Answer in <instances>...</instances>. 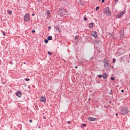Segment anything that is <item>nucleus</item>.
<instances>
[{
	"mask_svg": "<svg viewBox=\"0 0 130 130\" xmlns=\"http://www.w3.org/2000/svg\"><path fill=\"white\" fill-rule=\"evenodd\" d=\"M101 1L102 2H105L104 0H102Z\"/></svg>",
	"mask_w": 130,
	"mask_h": 130,
	"instance_id": "obj_33",
	"label": "nucleus"
},
{
	"mask_svg": "<svg viewBox=\"0 0 130 130\" xmlns=\"http://www.w3.org/2000/svg\"><path fill=\"white\" fill-rule=\"evenodd\" d=\"M129 111V109L126 107H123L121 108L120 112L123 115L127 114Z\"/></svg>",
	"mask_w": 130,
	"mask_h": 130,
	"instance_id": "obj_2",
	"label": "nucleus"
},
{
	"mask_svg": "<svg viewBox=\"0 0 130 130\" xmlns=\"http://www.w3.org/2000/svg\"><path fill=\"white\" fill-rule=\"evenodd\" d=\"M88 119L90 121H94L96 120V118L90 117L88 118Z\"/></svg>",
	"mask_w": 130,
	"mask_h": 130,
	"instance_id": "obj_11",
	"label": "nucleus"
},
{
	"mask_svg": "<svg viewBox=\"0 0 130 130\" xmlns=\"http://www.w3.org/2000/svg\"><path fill=\"white\" fill-rule=\"evenodd\" d=\"M29 122H32V120L31 119V120H30L29 121Z\"/></svg>",
	"mask_w": 130,
	"mask_h": 130,
	"instance_id": "obj_29",
	"label": "nucleus"
},
{
	"mask_svg": "<svg viewBox=\"0 0 130 130\" xmlns=\"http://www.w3.org/2000/svg\"><path fill=\"white\" fill-rule=\"evenodd\" d=\"M29 78H27L25 79V80L26 81H28L29 80Z\"/></svg>",
	"mask_w": 130,
	"mask_h": 130,
	"instance_id": "obj_26",
	"label": "nucleus"
},
{
	"mask_svg": "<svg viewBox=\"0 0 130 130\" xmlns=\"http://www.w3.org/2000/svg\"><path fill=\"white\" fill-rule=\"evenodd\" d=\"M123 59V58L122 57H121V60H122V59Z\"/></svg>",
	"mask_w": 130,
	"mask_h": 130,
	"instance_id": "obj_40",
	"label": "nucleus"
},
{
	"mask_svg": "<svg viewBox=\"0 0 130 130\" xmlns=\"http://www.w3.org/2000/svg\"><path fill=\"white\" fill-rule=\"evenodd\" d=\"M102 75H98V77L99 78H101L102 77Z\"/></svg>",
	"mask_w": 130,
	"mask_h": 130,
	"instance_id": "obj_22",
	"label": "nucleus"
},
{
	"mask_svg": "<svg viewBox=\"0 0 130 130\" xmlns=\"http://www.w3.org/2000/svg\"><path fill=\"white\" fill-rule=\"evenodd\" d=\"M111 79L112 80H114L115 79H114V78L113 77H112L111 78Z\"/></svg>",
	"mask_w": 130,
	"mask_h": 130,
	"instance_id": "obj_23",
	"label": "nucleus"
},
{
	"mask_svg": "<svg viewBox=\"0 0 130 130\" xmlns=\"http://www.w3.org/2000/svg\"><path fill=\"white\" fill-rule=\"evenodd\" d=\"M78 38V37L77 36H75V40L77 39Z\"/></svg>",
	"mask_w": 130,
	"mask_h": 130,
	"instance_id": "obj_25",
	"label": "nucleus"
},
{
	"mask_svg": "<svg viewBox=\"0 0 130 130\" xmlns=\"http://www.w3.org/2000/svg\"><path fill=\"white\" fill-rule=\"evenodd\" d=\"M34 15H35V14H32V16H34Z\"/></svg>",
	"mask_w": 130,
	"mask_h": 130,
	"instance_id": "obj_39",
	"label": "nucleus"
},
{
	"mask_svg": "<svg viewBox=\"0 0 130 130\" xmlns=\"http://www.w3.org/2000/svg\"><path fill=\"white\" fill-rule=\"evenodd\" d=\"M2 32L3 34V35H4L5 36V31H2Z\"/></svg>",
	"mask_w": 130,
	"mask_h": 130,
	"instance_id": "obj_18",
	"label": "nucleus"
},
{
	"mask_svg": "<svg viewBox=\"0 0 130 130\" xmlns=\"http://www.w3.org/2000/svg\"><path fill=\"white\" fill-rule=\"evenodd\" d=\"M51 26H49V27H48V29H51Z\"/></svg>",
	"mask_w": 130,
	"mask_h": 130,
	"instance_id": "obj_35",
	"label": "nucleus"
},
{
	"mask_svg": "<svg viewBox=\"0 0 130 130\" xmlns=\"http://www.w3.org/2000/svg\"><path fill=\"white\" fill-rule=\"evenodd\" d=\"M91 34L95 38H96L97 37L98 34L96 31H92Z\"/></svg>",
	"mask_w": 130,
	"mask_h": 130,
	"instance_id": "obj_9",
	"label": "nucleus"
},
{
	"mask_svg": "<svg viewBox=\"0 0 130 130\" xmlns=\"http://www.w3.org/2000/svg\"><path fill=\"white\" fill-rule=\"evenodd\" d=\"M55 28L57 30L59 28V26L58 25H55L54 26Z\"/></svg>",
	"mask_w": 130,
	"mask_h": 130,
	"instance_id": "obj_14",
	"label": "nucleus"
},
{
	"mask_svg": "<svg viewBox=\"0 0 130 130\" xmlns=\"http://www.w3.org/2000/svg\"><path fill=\"white\" fill-rule=\"evenodd\" d=\"M112 90H111V92H112Z\"/></svg>",
	"mask_w": 130,
	"mask_h": 130,
	"instance_id": "obj_44",
	"label": "nucleus"
},
{
	"mask_svg": "<svg viewBox=\"0 0 130 130\" xmlns=\"http://www.w3.org/2000/svg\"><path fill=\"white\" fill-rule=\"evenodd\" d=\"M124 90H121V92H123V93L124 92Z\"/></svg>",
	"mask_w": 130,
	"mask_h": 130,
	"instance_id": "obj_28",
	"label": "nucleus"
},
{
	"mask_svg": "<svg viewBox=\"0 0 130 130\" xmlns=\"http://www.w3.org/2000/svg\"><path fill=\"white\" fill-rule=\"evenodd\" d=\"M104 12L107 16H110L111 15V12L109 11L108 7H106L104 9Z\"/></svg>",
	"mask_w": 130,
	"mask_h": 130,
	"instance_id": "obj_3",
	"label": "nucleus"
},
{
	"mask_svg": "<svg viewBox=\"0 0 130 130\" xmlns=\"http://www.w3.org/2000/svg\"><path fill=\"white\" fill-rule=\"evenodd\" d=\"M93 26V23H90L89 25V27L91 29L92 28Z\"/></svg>",
	"mask_w": 130,
	"mask_h": 130,
	"instance_id": "obj_12",
	"label": "nucleus"
},
{
	"mask_svg": "<svg viewBox=\"0 0 130 130\" xmlns=\"http://www.w3.org/2000/svg\"><path fill=\"white\" fill-rule=\"evenodd\" d=\"M99 7H97L96 8V10L97 11L99 9Z\"/></svg>",
	"mask_w": 130,
	"mask_h": 130,
	"instance_id": "obj_19",
	"label": "nucleus"
},
{
	"mask_svg": "<svg viewBox=\"0 0 130 130\" xmlns=\"http://www.w3.org/2000/svg\"><path fill=\"white\" fill-rule=\"evenodd\" d=\"M88 100H90V98H89V99H88Z\"/></svg>",
	"mask_w": 130,
	"mask_h": 130,
	"instance_id": "obj_42",
	"label": "nucleus"
},
{
	"mask_svg": "<svg viewBox=\"0 0 130 130\" xmlns=\"http://www.w3.org/2000/svg\"><path fill=\"white\" fill-rule=\"evenodd\" d=\"M120 37L121 39H123L124 37V31L123 30H121V31L120 34Z\"/></svg>",
	"mask_w": 130,
	"mask_h": 130,
	"instance_id": "obj_6",
	"label": "nucleus"
},
{
	"mask_svg": "<svg viewBox=\"0 0 130 130\" xmlns=\"http://www.w3.org/2000/svg\"><path fill=\"white\" fill-rule=\"evenodd\" d=\"M60 14L62 15H63L66 14L67 12L64 9H62L60 11Z\"/></svg>",
	"mask_w": 130,
	"mask_h": 130,
	"instance_id": "obj_5",
	"label": "nucleus"
},
{
	"mask_svg": "<svg viewBox=\"0 0 130 130\" xmlns=\"http://www.w3.org/2000/svg\"><path fill=\"white\" fill-rule=\"evenodd\" d=\"M86 125V124H83V126L84 127Z\"/></svg>",
	"mask_w": 130,
	"mask_h": 130,
	"instance_id": "obj_31",
	"label": "nucleus"
},
{
	"mask_svg": "<svg viewBox=\"0 0 130 130\" xmlns=\"http://www.w3.org/2000/svg\"><path fill=\"white\" fill-rule=\"evenodd\" d=\"M43 118L44 119H45L46 118V117H43Z\"/></svg>",
	"mask_w": 130,
	"mask_h": 130,
	"instance_id": "obj_38",
	"label": "nucleus"
},
{
	"mask_svg": "<svg viewBox=\"0 0 130 130\" xmlns=\"http://www.w3.org/2000/svg\"><path fill=\"white\" fill-rule=\"evenodd\" d=\"M58 30L59 32H61V30H59V29H58Z\"/></svg>",
	"mask_w": 130,
	"mask_h": 130,
	"instance_id": "obj_32",
	"label": "nucleus"
},
{
	"mask_svg": "<svg viewBox=\"0 0 130 130\" xmlns=\"http://www.w3.org/2000/svg\"><path fill=\"white\" fill-rule=\"evenodd\" d=\"M44 42L45 43H47L48 42V40L46 39L44 41Z\"/></svg>",
	"mask_w": 130,
	"mask_h": 130,
	"instance_id": "obj_16",
	"label": "nucleus"
},
{
	"mask_svg": "<svg viewBox=\"0 0 130 130\" xmlns=\"http://www.w3.org/2000/svg\"><path fill=\"white\" fill-rule=\"evenodd\" d=\"M48 54L49 55H52V53H51V52H49V51L48 52Z\"/></svg>",
	"mask_w": 130,
	"mask_h": 130,
	"instance_id": "obj_21",
	"label": "nucleus"
},
{
	"mask_svg": "<svg viewBox=\"0 0 130 130\" xmlns=\"http://www.w3.org/2000/svg\"><path fill=\"white\" fill-rule=\"evenodd\" d=\"M118 1V0H115V2H117Z\"/></svg>",
	"mask_w": 130,
	"mask_h": 130,
	"instance_id": "obj_36",
	"label": "nucleus"
},
{
	"mask_svg": "<svg viewBox=\"0 0 130 130\" xmlns=\"http://www.w3.org/2000/svg\"><path fill=\"white\" fill-rule=\"evenodd\" d=\"M16 95L18 97H21L22 96V93L20 91H18L16 93Z\"/></svg>",
	"mask_w": 130,
	"mask_h": 130,
	"instance_id": "obj_8",
	"label": "nucleus"
},
{
	"mask_svg": "<svg viewBox=\"0 0 130 130\" xmlns=\"http://www.w3.org/2000/svg\"><path fill=\"white\" fill-rule=\"evenodd\" d=\"M109 60L106 58H105L103 60L104 64V67L106 70H109L110 68L111 64L108 62Z\"/></svg>",
	"mask_w": 130,
	"mask_h": 130,
	"instance_id": "obj_1",
	"label": "nucleus"
},
{
	"mask_svg": "<svg viewBox=\"0 0 130 130\" xmlns=\"http://www.w3.org/2000/svg\"><path fill=\"white\" fill-rule=\"evenodd\" d=\"M24 19L26 21H29L30 20V19L29 14L26 13L25 14L24 17Z\"/></svg>",
	"mask_w": 130,
	"mask_h": 130,
	"instance_id": "obj_4",
	"label": "nucleus"
},
{
	"mask_svg": "<svg viewBox=\"0 0 130 130\" xmlns=\"http://www.w3.org/2000/svg\"><path fill=\"white\" fill-rule=\"evenodd\" d=\"M116 115H118V114H117V113H116Z\"/></svg>",
	"mask_w": 130,
	"mask_h": 130,
	"instance_id": "obj_43",
	"label": "nucleus"
},
{
	"mask_svg": "<svg viewBox=\"0 0 130 130\" xmlns=\"http://www.w3.org/2000/svg\"><path fill=\"white\" fill-rule=\"evenodd\" d=\"M109 103H111V101H110Z\"/></svg>",
	"mask_w": 130,
	"mask_h": 130,
	"instance_id": "obj_45",
	"label": "nucleus"
},
{
	"mask_svg": "<svg viewBox=\"0 0 130 130\" xmlns=\"http://www.w3.org/2000/svg\"><path fill=\"white\" fill-rule=\"evenodd\" d=\"M50 11L48 10L47 12V15H48L50 14Z\"/></svg>",
	"mask_w": 130,
	"mask_h": 130,
	"instance_id": "obj_20",
	"label": "nucleus"
},
{
	"mask_svg": "<svg viewBox=\"0 0 130 130\" xmlns=\"http://www.w3.org/2000/svg\"><path fill=\"white\" fill-rule=\"evenodd\" d=\"M125 12V10L123 11L120 13H119L118 14V18H120L121 16Z\"/></svg>",
	"mask_w": 130,
	"mask_h": 130,
	"instance_id": "obj_7",
	"label": "nucleus"
},
{
	"mask_svg": "<svg viewBox=\"0 0 130 130\" xmlns=\"http://www.w3.org/2000/svg\"><path fill=\"white\" fill-rule=\"evenodd\" d=\"M8 13L9 14H11L12 13V11H11L9 10L8 11Z\"/></svg>",
	"mask_w": 130,
	"mask_h": 130,
	"instance_id": "obj_17",
	"label": "nucleus"
},
{
	"mask_svg": "<svg viewBox=\"0 0 130 130\" xmlns=\"http://www.w3.org/2000/svg\"><path fill=\"white\" fill-rule=\"evenodd\" d=\"M48 40H52V37L51 36H48L47 37Z\"/></svg>",
	"mask_w": 130,
	"mask_h": 130,
	"instance_id": "obj_15",
	"label": "nucleus"
},
{
	"mask_svg": "<svg viewBox=\"0 0 130 130\" xmlns=\"http://www.w3.org/2000/svg\"><path fill=\"white\" fill-rule=\"evenodd\" d=\"M32 32L33 33H34L35 32V30H33L32 31Z\"/></svg>",
	"mask_w": 130,
	"mask_h": 130,
	"instance_id": "obj_34",
	"label": "nucleus"
},
{
	"mask_svg": "<svg viewBox=\"0 0 130 130\" xmlns=\"http://www.w3.org/2000/svg\"><path fill=\"white\" fill-rule=\"evenodd\" d=\"M67 123L68 124H70V122L69 121H68L67 122Z\"/></svg>",
	"mask_w": 130,
	"mask_h": 130,
	"instance_id": "obj_30",
	"label": "nucleus"
},
{
	"mask_svg": "<svg viewBox=\"0 0 130 130\" xmlns=\"http://www.w3.org/2000/svg\"><path fill=\"white\" fill-rule=\"evenodd\" d=\"M40 100L41 102L45 103L46 101V99L45 97L43 96L41 97Z\"/></svg>",
	"mask_w": 130,
	"mask_h": 130,
	"instance_id": "obj_10",
	"label": "nucleus"
},
{
	"mask_svg": "<svg viewBox=\"0 0 130 130\" xmlns=\"http://www.w3.org/2000/svg\"><path fill=\"white\" fill-rule=\"evenodd\" d=\"M103 77L104 79H105L107 78V75L105 73H103Z\"/></svg>",
	"mask_w": 130,
	"mask_h": 130,
	"instance_id": "obj_13",
	"label": "nucleus"
},
{
	"mask_svg": "<svg viewBox=\"0 0 130 130\" xmlns=\"http://www.w3.org/2000/svg\"><path fill=\"white\" fill-rule=\"evenodd\" d=\"M116 62V59L115 58H113V62L114 63Z\"/></svg>",
	"mask_w": 130,
	"mask_h": 130,
	"instance_id": "obj_24",
	"label": "nucleus"
},
{
	"mask_svg": "<svg viewBox=\"0 0 130 130\" xmlns=\"http://www.w3.org/2000/svg\"><path fill=\"white\" fill-rule=\"evenodd\" d=\"M129 56L130 57V55H129Z\"/></svg>",
	"mask_w": 130,
	"mask_h": 130,
	"instance_id": "obj_46",
	"label": "nucleus"
},
{
	"mask_svg": "<svg viewBox=\"0 0 130 130\" xmlns=\"http://www.w3.org/2000/svg\"><path fill=\"white\" fill-rule=\"evenodd\" d=\"M84 20L85 21H86L87 20V19L86 17L85 16L84 17Z\"/></svg>",
	"mask_w": 130,
	"mask_h": 130,
	"instance_id": "obj_27",
	"label": "nucleus"
},
{
	"mask_svg": "<svg viewBox=\"0 0 130 130\" xmlns=\"http://www.w3.org/2000/svg\"><path fill=\"white\" fill-rule=\"evenodd\" d=\"M109 94H111V92L109 93Z\"/></svg>",
	"mask_w": 130,
	"mask_h": 130,
	"instance_id": "obj_41",
	"label": "nucleus"
},
{
	"mask_svg": "<svg viewBox=\"0 0 130 130\" xmlns=\"http://www.w3.org/2000/svg\"><path fill=\"white\" fill-rule=\"evenodd\" d=\"M75 68H77V66H75Z\"/></svg>",
	"mask_w": 130,
	"mask_h": 130,
	"instance_id": "obj_37",
	"label": "nucleus"
}]
</instances>
